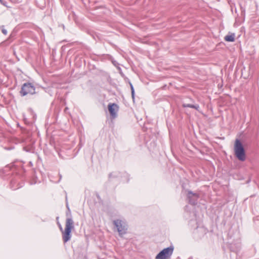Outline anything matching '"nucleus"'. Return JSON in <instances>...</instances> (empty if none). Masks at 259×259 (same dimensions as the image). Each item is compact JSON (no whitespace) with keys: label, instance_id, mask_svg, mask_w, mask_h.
<instances>
[{"label":"nucleus","instance_id":"1","mask_svg":"<svg viewBox=\"0 0 259 259\" xmlns=\"http://www.w3.org/2000/svg\"><path fill=\"white\" fill-rule=\"evenodd\" d=\"M58 225L62 234L63 240L64 242L66 243L71 238V233L74 229V222L71 218L66 219L65 229L64 230L59 223H58Z\"/></svg>","mask_w":259,"mask_h":259},{"label":"nucleus","instance_id":"2","mask_svg":"<svg viewBox=\"0 0 259 259\" xmlns=\"http://www.w3.org/2000/svg\"><path fill=\"white\" fill-rule=\"evenodd\" d=\"M234 154L236 158L241 161L246 160V156L243 145L238 139H236L234 145Z\"/></svg>","mask_w":259,"mask_h":259},{"label":"nucleus","instance_id":"3","mask_svg":"<svg viewBox=\"0 0 259 259\" xmlns=\"http://www.w3.org/2000/svg\"><path fill=\"white\" fill-rule=\"evenodd\" d=\"M20 93L22 96L33 95L35 93V89L31 83H25L22 85Z\"/></svg>","mask_w":259,"mask_h":259},{"label":"nucleus","instance_id":"4","mask_svg":"<svg viewBox=\"0 0 259 259\" xmlns=\"http://www.w3.org/2000/svg\"><path fill=\"white\" fill-rule=\"evenodd\" d=\"M173 252L172 247H167L163 249L156 256V259H168Z\"/></svg>","mask_w":259,"mask_h":259},{"label":"nucleus","instance_id":"5","mask_svg":"<svg viewBox=\"0 0 259 259\" xmlns=\"http://www.w3.org/2000/svg\"><path fill=\"white\" fill-rule=\"evenodd\" d=\"M113 224L117 228V231L120 235L124 234L126 233V228L125 224L120 220H115Z\"/></svg>","mask_w":259,"mask_h":259},{"label":"nucleus","instance_id":"6","mask_svg":"<svg viewBox=\"0 0 259 259\" xmlns=\"http://www.w3.org/2000/svg\"><path fill=\"white\" fill-rule=\"evenodd\" d=\"M108 109L111 116L112 118L116 117L119 110V106L115 103H110L108 105Z\"/></svg>","mask_w":259,"mask_h":259},{"label":"nucleus","instance_id":"7","mask_svg":"<svg viewBox=\"0 0 259 259\" xmlns=\"http://www.w3.org/2000/svg\"><path fill=\"white\" fill-rule=\"evenodd\" d=\"M235 35L234 33H231V34L227 35L225 36L224 39L226 41L233 42L235 41Z\"/></svg>","mask_w":259,"mask_h":259},{"label":"nucleus","instance_id":"8","mask_svg":"<svg viewBox=\"0 0 259 259\" xmlns=\"http://www.w3.org/2000/svg\"><path fill=\"white\" fill-rule=\"evenodd\" d=\"M183 107H190V108H194V109H195L197 110H199V106L198 105H191V104H183Z\"/></svg>","mask_w":259,"mask_h":259},{"label":"nucleus","instance_id":"9","mask_svg":"<svg viewBox=\"0 0 259 259\" xmlns=\"http://www.w3.org/2000/svg\"><path fill=\"white\" fill-rule=\"evenodd\" d=\"M188 195L189 198H191L192 196H194L196 198H197L198 197V195L196 194H193L192 192H189Z\"/></svg>","mask_w":259,"mask_h":259},{"label":"nucleus","instance_id":"10","mask_svg":"<svg viewBox=\"0 0 259 259\" xmlns=\"http://www.w3.org/2000/svg\"><path fill=\"white\" fill-rule=\"evenodd\" d=\"M2 32L4 34L7 35L8 34V31L7 29L3 28L2 29Z\"/></svg>","mask_w":259,"mask_h":259}]
</instances>
